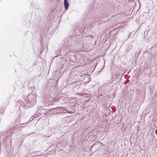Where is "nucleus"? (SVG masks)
Returning a JSON list of instances; mask_svg holds the SVG:
<instances>
[{
	"mask_svg": "<svg viewBox=\"0 0 157 157\" xmlns=\"http://www.w3.org/2000/svg\"><path fill=\"white\" fill-rule=\"evenodd\" d=\"M130 34L129 35V37L130 36Z\"/></svg>",
	"mask_w": 157,
	"mask_h": 157,
	"instance_id": "7",
	"label": "nucleus"
},
{
	"mask_svg": "<svg viewBox=\"0 0 157 157\" xmlns=\"http://www.w3.org/2000/svg\"><path fill=\"white\" fill-rule=\"evenodd\" d=\"M64 7L66 10L67 9L69 6L68 0H64Z\"/></svg>",
	"mask_w": 157,
	"mask_h": 157,
	"instance_id": "2",
	"label": "nucleus"
},
{
	"mask_svg": "<svg viewBox=\"0 0 157 157\" xmlns=\"http://www.w3.org/2000/svg\"><path fill=\"white\" fill-rule=\"evenodd\" d=\"M129 2H131V1H130V0H129Z\"/></svg>",
	"mask_w": 157,
	"mask_h": 157,
	"instance_id": "6",
	"label": "nucleus"
},
{
	"mask_svg": "<svg viewBox=\"0 0 157 157\" xmlns=\"http://www.w3.org/2000/svg\"><path fill=\"white\" fill-rule=\"evenodd\" d=\"M35 100L34 101H33L34 103H35Z\"/></svg>",
	"mask_w": 157,
	"mask_h": 157,
	"instance_id": "5",
	"label": "nucleus"
},
{
	"mask_svg": "<svg viewBox=\"0 0 157 157\" xmlns=\"http://www.w3.org/2000/svg\"><path fill=\"white\" fill-rule=\"evenodd\" d=\"M155 132L156 135H157V129H156L155 131Z\"/></svg>",
	"mask_w": 157,
	"mask_h": 157,
	"instance_id": "3",
	"label": "nucleus"
},
{
	"mask_svg": "<svg viewBox=\"0 0 157 157\" xmlns=\"http://www.w3.org/2000/svg\"><path fill=\"white\" fill-rule=\"evenodd\" d=\"M140 53V52H139L138 53H137L136 54H137V55H138Z\"/></svg>",
	"mask_w": 157,
	"mask_h": 157,
	"instance_id": "4",
	"label": "nucleus"
},
{
	"mask_svg": "<svg viewBox=\"0 0 157 157\" xmlns=\"http://www.w3.org/2000/svg\"><path fill=\"white\" fill-rule=\"evenodd\" d=\"M136 93L137 94L142 98L144 97L146 95L145 92L144 90L140 91L139 90L137 89L136 91Z\"/></svg>",
	"mask_w": 157,
	"mask_h": 157,
	"instance_id": "1",
	"label": "nucleus"
}]
</instances>
